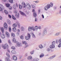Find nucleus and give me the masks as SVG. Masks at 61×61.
I'll use <instances>...</instances> for the list:
<instances>
[{
    "label": "nucleus",
    "instance_id": "f257e3e1",
    "mask_svg": "<svg viewBox=\"0 0 61 61\" xmlns=\"http://www.w3.org/2000/svg\"><path fill=\"white\" fill-rule=\"evenodd\" d=\"M12 41L14 42L15 43H16V44H17V46H18L19 47L20 46V44L18 42V41H16L15 39L14 38L12 39Z\"/></svg>",
    "mask_w": 61,
    "mask_h": 61
},
{
    "label": "nucleus",
    "instance_id": "f03ea898",
    "mask_svg": "<svg viewBox=\"0 0 61 61\" xmlns=\"http://www.w3.org/2000/svg\"><path fill=\"white\" fill-rule=\"evenodd\" d=\"M1 46L2 47H3L4 49H6V48H8L9 47L8 46V45H7V44H5V45H4V44H2L1 45Z\"/></svg>",
    "mask_w": 61,
    "mask_h": 61
},
{
    "label": "nucleus",
    "instance_id": "7ed1b4c3",
    "mask_svg": "<svg viewBox=\"0 0 61 61\" xmlns=\"http://www.w3.org/2000/svg\"><path fill=\"white\" fill-rule=\"evenodd\" d=\"M26 6L27 8L29 10H30L31 8V5H30L28 3L26 4Z\"/></svg>",
    "mask_w": 61,
    "mask_h": 61
},
{
    "label": "nucleus",
    "instance_id": "20e7f679",
    "mask_svg": "<svg viewBox=\"0 0 61 61\" xmlns=\"http://www.w3.org/2000/svg\"><path fill=\"white\" fill-rule=\"evenodd\" d=\"M49 8H50V6L49 4H47L46 6H45L44 7V9L46 11H47L48 9H49Z\"/></svg>",
    "mask_w": 61,
    "mask_h": 61
},
{
    "label": "nucleus",
    "instance_id": "39448f33",
    "mask_svg": "<svg viewBox=\"0 0 61 61\" xmlns=\"http://www.w3.org/2000/svg\"><path fill=\"white\" fill-rule=\"evenodd\" d=\"M23 44H24L25 45V46H24V48H26V47H27L28 46V45L27 43V42L26 41H23Z\"/></svg>",
    "mask_w": 61,
    "mask_h": 61
},
{
    "label": "nucleus",
    "instance_id": "423d86ee",
    "mask_svg": "<svg viewBox=\"0 0 61 61\" xmlns=\"http://www.w3.org/2000/svg\"><path fill=\"white\" fill-rule=\"evenodd\" d=\"M4 29H5L6 30L7 29V27H8V26L7 25V24L6 23H5L4 24Z\"/></svg>",
    "mask_w": 61,
    "mask_h": 61
},
{
    "label": "nucleus",
    "instance_id": "0eeeda50",
    "mask_svg": "<svg viewBox=\"0 0 61 61\" xmlns=\"http://www.w3.org/2000/svg\"><path fill=\"white\" fill-rule=\"evenodd\" d=\"M47 34V31L46 29H45L43 32V36H45Z\"/></svg>",
    "mask_w": 61,
    "mask_h": 61
},
{
    "label": "nucleus",
    "instance_id": "6e6552de",
    "mask_svg": "<svg viewBox=\"0 0 61 61\" xmlns=\"http://www.w3.org/2000/svg\"><path fill=\"white\" fill-rule=\"evenodd\" d=\"M5 8H4V6L3 5L0 4V11H2L3 9H4Z\"/></svg>",
    "mask_w": 61,
    "mask_h": 61
},
{
    "label": "nucleus",
    "instance_id": "1a4fd4ad",
    "mask_svg": "<svg viewBox=\"0 0 61 61\" xmlns=\"http://www.w3.org/2000/svg\"><path fill=\"white\" fill-rule=\"evenodd\" d=\"M21 5L22 7L24 8H25V7H26V5H25V2H22Z\"/></svg>",
    "mask_w": 61,
    "mask_h": 61
},
{
    "label": "nucleus",
    "instance_id": "9d476101",
    "mask_svg": "<svg viewBox=\"0 0 61 61\" xmlns=\"http://www.w3.org/2000/svg\"><path fill=\"white\" fill-rule=\"evenodd\" d=\"M13 7V9H16V7H18V5H17V4L16 3V4H14Z\"/></svg>",
    "mask_w": 61,
    "mask_h": 61
},
{
    "label": "nucleus",
    "instance_id": "9b49d317",
    "mask_svg": "<svg viewBox=\"0 0 61 61\" xmlns=\"http://www.w3.org/2000/svg\"><path fill=\"white\" fill-rule=\"evenodd\" d=\"M5 34L7 37H8V38H9L10 37V35L8 32L7 31L6 32H5Z\"/></svg>",
    "mask_w": 61,
    "mask_h": 61
},
{
    "label": "nucleus",
    "instance_id": "f8f14e48",
    "mask_svg": "<svg viewBox=\"0 0 61 61\" xmlns=\"http://www.w3.org/2000/svg\"><path fill=\"white\" fill-rule=\"evenodd\" d=\"M38 29V26H36L35 27L34 29H33V31H35V30H36V31H37Z\"/></svg>",
    "mask_w": 61,
    "mask_h": 61
},
{
    "label": "nucleus",
    "instance_id": "ddd939ff",
    "mask_svg": "<svg viewBox=\"0 0 61 61\" xmlns=\"http://www.w3.org/2000/svg\"><path fill=\"white\" fill-rule=\"evenodd\" d=\"M13 60L14 61H16V60H17V57H16V56L14 55L13 56Z\"/></svg>",
    "mask_w": 61,
    "mask_h": 61
},
{
    "label": "nucleus",
    "instance_id": "4468645a",
    "mask_svg": "<svg viewBox=\"0 0 61 61\" xmlns=\"http://www.w3.org/2000/svg\"><path fill=\"white\" fill-rule=\"evenodd\" d=\"M61 32H59L55 34H54V36H59L60 34H61Z\"/></svg>",
    "mask_w": 61,
    "mask_h": 61
},
{
    "label": "nucleus",
    "instance_id": "2eb2a0df",
    "mask_svg": "<svg viewBox=\"0 0 61 61\" xmlns=\"http://www.w3.org/2000/svg\"><path fill=\"white\" fill-rule=\"evenodd\" d=\"M50 47L51 48H55V45H51L50 46Z\"/></svg>",
    "mask_w": 61,
    "mask_h": 61
},
{
    "label": "nucleus",
    "instance_id": "dca6fc26",
    "mask_svg": "<svg viewBox=\"0 0 61 61\" xmlns=\"http://www.w3.org/2000/svg\"><path fill=\"white\" fill-rule=\"evenodd\" d=\"M0 36H1V38H2V39H4V38H5V35L4 34L2 35H1Z\"/></svg>",
    "mask_w": 61,
    "mask_h": 61
},
{
    "label": "nucleus",
    "instance_id": "f3484780",
    "mask_svg": "<svg viewBox=\"0 0 61 61\" xmlns=\"http://www.w3.org/2000/svg\"><path fill=\"white\" fill-rule=\"evenodd\" d=\"M19 12H20V14H21V15H25V13H24L23 12L21 11H19Z\"/></svg>",
    "mask_w": 61,
    "mask_h": 61
},
{
    "label": "nucleus",
    "instance_id": "a211bd4d",
    "mask_svg": "<svg viewBox=\"0 0 61 61\" xmlns=\"http://www.w3.org/2000/svg\"><path fill=\"white\" fill-rule=\"evenodd\" d=\"M27 59L28 60H31L32 59V57L31 56H28L27 58Z\"/></svg>",
    "mask_w": 61,
    "mask_h": 61
},
{
    "label": "nucleus",
    "instance_id": "6ab92c4d",
    "mask_svg": "<svg viewBox=\"0 0 61 61\" xmlns=\"http://www.w3.org/2000/svg\"><path fill=\"white\" fill-rule=\"evenodd\" d=\"M31 6L32 7V8H34V9H36V7L34 5V4H31Z\"/></svg>",
    "mask_w": 61,
    "mask_h": 61
},
{
    "label": "nucleus",
    "instance_id": "aec40b11",
    "mask_svg": "<svg viewBox=\"0 0 61 61\" xmlns=\"http://www.w3.org/2000/svg\"><path fill=\"white\" fill-rule=\"evenodd\" d=\"M6 6L7 7H9L10 6V5L9 3H6Z\"/></svg>",
    "mask_w": 61,
    "mask_h": 61
},
{
    "label": "nucleus",
    "instance_id": "412c9836",
    "mask_svg": "<svg viewBox=\"0 0 61 61\" xmlns=\"http://www.w3.org/2000/svg\"><path fill=\"white\" fill-rule=\"evenodd\" d=\"M39 59L36 58H35L34 59V60L35 61H39Z\"/></svg>",
    "mask_w": 61,
    "mask_h": 61
},
{
    "label": "nucleus",
    "instance_id": "4be33fe9",
    "mask_svg": "<svg viewBox=\"0 0 61 61\" xmlns=\"http://www.w3.org/2000/svg\"><path fill=\"white\" fill-rule=\"evenodd\" d=\"M48 5H49V6H50V7H51H51H52V6H53V3L51 2L50 3V4H48Z\"/></svg>",
    "mask_w": 61,
    "mask_h": 61
},
{
    "label": "nucleus",
    "instance_id": "5701e85b",
    "mask_svg": "<svg viewBox=\"0 0 61 61\" xmlns=\"http://www.w3.org/2000/svg\"><path fill=\"white\" fill-rule=\"evenodd\" d=\"M12 31L15 32L16 31V29L15 28H12Z\"/></svg>",
    "mask_w": 61,
    "mask_h": 61
},
{
    "label": "nucleus",
    "instance_id": "b1692460",
    "mask_svg": "<svg viewBox=\"0 0 61 61\" xmlns=\"http://www.w3.org/2000/svg\"><path fill=\"white\" fill-rule=\"evenodd\" d=\"M51 50V49L50 48H47L46 49V50L47 51H48V52H49V51H50Z\"/></svg>",
    "mask_w": 61,
    "mask_h": 61
},
{
    "label": "nucleus",
    "instance_id": "393cba45",
    "mask_svg": "<svg viewBox=\"0 0 61 61\" xmlns=\"http://www.w3.org/2000/svg\"><path fill=\"white\" fill-rule=\"evenodd\" d=\"M11 36L12 37H15V34L14 33H12L11 34Z\"/></svg>",
    "mask_w": 61,
    "mask_h": 61
},
{
    "label": "nucleus",
    "instance_id": "a878e982",
    "mask_svg": "<svg viewBox=\"0 0 61 61\" xmlns=\"http://www.w3.org/2000/svg\"><path fill=\"white\" fill-rule=\"evenodd\" d=\"M44 54L43 53H42L41 54L40 56V57H43L44 56Z\"/></svg>",
    "mask_w": 61,
    "mask_h": 61
},
{
    "label": "nucleus",
    "instance_id": "bb28decb",
    "mask_svg": "<svg viewBox=\"0 0 61 61\" xmlns=\"http://www.w3.org/2000/svg\"><path fill=\"white\" fill-rule=\"evenodd\" d=\"M7 23L8 24H11V21L9 19L7 20Z\"/></svg>",
    "mask_w": 61,
    "mask_h": 61
},
{
    "label": "nucleus",
    "instance_id": "cd10ccee",
    "mask_svg": "<svg viewBox=\"0 0 61 61\" xmlns=\"http://www.w3.org/2000/svg\"><path fill=\"white\" fill-rule=\"evenodd\" d=\"M32 29H31V27H29L28 28V30L29 31H31L32 30Z\"/></svg>",
    "mask_w": 61,
    "mask_h": 61
},
{
    "label": "nucleus",
    "instance_id": "c85d7f7f",
    "mask_svg": "<svg viewBox=\"0 0 61 61\" xmlns=\"http://www.w3.org/2000/svg\"><path fill=\"white\" fill-rule=\"evenodd\" d=\"M11 53L13 54H15L16 53L15 51V50H12L11 51Z\"/></svg>",
    "mask_w": 61,
    "mask_h": 61
},
{
    "label": "nucleus",
    "instance_id": "c756f323",
    "mask_svg": "<svg viewBox=\"0 0 61 61\" xmlns=\"http://www.w3.org/2000/svg\"><path fill=\"white\" fill-rule=\"evenodd\" d=\"M25 38L26 40H29L30 39V38L28 37L27 36H26L25 37Z\"/></svg>",
    "mask_w": 61,
    "mask_h": 61
},
{
    "label": "nucleus",
    "instance_id": "7c9ffc66",
    "mask_svg": "<svg viewBox=\"0 0 61 61\" xmlns=\"http://www.w3.org/2000/svg\"><path fill=\"white\" fill-rule=\"evenodd\" d=\"M4 12L5 13V14H6V15H8V11H7L6 10H4Z\"/></svg>",
    "mask_w": 61,
    "mask_h": 61
},
{
    "label": "nucleus",
    "instance_id": "2f4dec72",
    "mask_svg": "<svg viewBox=\"0 0 61 61\" xmlns=\"http://www.w3.org/2000/svg\"><path fill=\"white\" fill-rule=\"evenodd\" d=\"M1 32L2 33H4V29L3 27H1Z\"/></svg>",
    "mask_w": 61,
    "mask_h": 61
},
{
    "label": "nucleus",
    "instance_id": "473e14b6",
    "mask_svg": "<svg viewBox=\"0 0 61 61\" xmlns=\"http://www.w3.org/2000/svg\"><path fill=\"white\" fill-rule=\"evenodd\" d=\"M32 36L33 38H36V36H35V35H34V34H32Z\"/></svg>",
    "mask_w": 61,
    "mask_h": 61
},
{
    "label": "nucleus",
    "instance_id": "72a5a7b5",
    "mask_svg": "<svg viewBox=\"0 0 61 61\" xmlns=\"http://www.w3.org/2000/svg\"><path fill=\"white\" fill-rule=\"evenodd\" d=\"M9 58L8 57H6L5 58V60L6 61H9Z\"/></svg>",
    "mask_w": 61,
    "mask_h": 61
},
{
    "label": "nucleus",
    "instance_id": "f704fd0d",
    "mask_svg": "<svg viewBox=\"0 0 61 61\" xmlns=\"http://www.w3.org/2000/svg\"><path fill=\"white\" fill-rule=\"evenodd\" d=\"M21 30L22 31H24V30H25V28L24 27H21Z\"/></svg>",
    "mask_w": 61,
    "mask_h": 61
},
{
    "label": "nucleus",
    "instance_id": "c9c22d12",
    "mask_svg": "<svg viewBox=\"0 0 61 61\" xmlns=\"http://www.w3.org/2000/svg\"><path fill=\"white\" fill-rule=\"evenodd\" d=\"M19 7L20 9H22V6L20 5H19Z\"/></svg>",
    "mask_w": 61,
    "mask_h": 61
},
{
    "label": "nucleus",
    "instance_id": "e433bc0d",
    "mask_svg": "<svg viewBox=\"0 0 61 61\" xmlns=\"http://www.w3.org/2000/svg\"><path fill=\"white\" fill-rule=\"evenodd\" d=\"M28 35V36L29 38H31V36L30 35V34L29 33H27Z\"/></svg>",
    "mask_w": 61,
    "mask_h": 61
},
{
    "label": "nucleus",
    "instance_id": "4c0bfd02",
    "mask_svg": "<svg viewBox=\"0 0 61 61\" xmlns=\"http://www.w3.org/2000/svg\"><path fill=\"white\" fill-rule=\"evenodd\" d=\"M20 37L21 39L23 40L24 39V37L22 36H20Z\"/></svg>",
    "mask_w": 61,
    "mask_h": 61
},
{
    "label": "nucleus",
    "instance_id": "58836bf2",
    "mask_svg": "<svg viewBox=\"0 0 61 61\" xmlns=\"http://www.w3.org/2000/svg\"><path fill=\"white\" fill-rule=\"evenodd\" d=\"M39 48H41V49L43 48V46H42V45H40L39 46Z\"/></svg>",
    "mask_w": 61,
    "mask_h": 61
},
{
    "label": "nucleus",
    "instance_id": "ea45409f",
    "mask_svg": "<svg viewBox=\"0 0 61 61\" xmlns=\"http://www.w3.org/2000/svg\"><path fill=\"white\" fill-rule=\"evenodd\" d=\"M12 18L14 20H16V18L14 16V15H12Z\"/></svg>",
    "mask_w": 61,
    "mask_h": 61
},
{
    "label": "nucleus",
    "instance_id": "a19ab883",
    "mask_svg": "<svg viewBox=\"0 0 61 61\" xmlns=\"http://www.w3.org/2000/svg\"><path fill=\"white\" fill-rule=\"evenodd\" d=\"M9 30L10 32H11V27L10 26L9 27Z\"/></svg>",
    "mask_w": 61,
    "mask_h": 61
},
{
    "label": "nucleus",
    "instance_id": "79ce46f5",
    "mask_svg": "<svg viewBox=\"0 0 61 61\" xmlns=\"http://www.w3.org/2000/svg\"><path fill=\"white\" fill-rule=\"evenodd\" d=\"M9 1L11 4L13 3V0H9Z\"/></svg>",
    "mask_w": 61,
    "mask_h": 61
},
{
    "label": "nucleus",
    "instance_id": "37998d69",
    "mask_svg": "<svg viewBox=\"0 0 61 61\" xmlns=\"http://www.w3.org/2000/svg\"><path fill=\"white\" fill-rule=\"evenodd\" d=\"M11 48L12 49H14V50L15 49V48L14 46H12L11 47Z\"/></svg>",
    "mask_w": 61,
    "mask_h": 61
},
{
    "label": "nucleus",
    "instance_id": "c03bdc74",
    "mask_svg": "<svg viewBox=\"0 0 61 61\" xmlns=\"http://www.w3.org/2000/svg\"><path fill=\"white\" fill-rule=\"evenodd\" d=\"M58 47L60 48L61 47V43H60L58 46Z\"/></svg>",
    "mask_w": 61,
    "mask_h": 61
},
{
    "label": "nucleus",
    "instance_id": "a18cd8bd",
    "mask_svg": "<svg viewBox=\"0 0 61 61\" xmlns=\"http://www.w3.org/2000/svg\"><path fill=\"white\" fill-rule=\"evenodd\" d=\"M34 26L32 25L31 27V29H32V30L33 31V29H34Z\"/></svg>",
    "mask_w": 61,
    "mask_h": 61
},
{
    "label": "nucleus",
    "instance_id": "49530a36",
    "mask_svg": "<svg viewBox=\"0 0 61 61\" xmlns=\"http://www.w3.org/2000/svg\"><path fill=\"white\" fill-rule=\"evenodd\" d=\"M52 45H55L56 44V41H53L52 43Z\"/></svg>",
    "mask_w": 61,
    "mask_h": 61
},
{
    "label": "nucleus",
    "instance_id": "de8ad7c7",
    "mask_svg": "<svg viewBox=\"0 0 61 61\" xmlns=\"http://www.w3.org/2000/svg\"><path fill=\"white\" fill-rule=\"evenodd\" d=\"M40 12H41L40 10V9H39L38 10V14H39L40 13Z\"/></svg>",
    "mask_w": 61,
    "mask_h": 61
},
{
    "label": "nucleus",
    "instance_id": "09e8293b",
    "mask_svg": "<svg viewBox=\"0 0 61 61\" xmlns=\"http://www.w3.org/2000/svg\"><path fill=\"white\" fill-rule=\"evenodd\" d=\"M58 42L59 43H61V38H60L58 40Z\"/></svg>",
    "mask_w": 61,
    "mask_h": 61
},
{
    "label": "nucleus",
    "instance_id": "8fccbe9b",
    "mask_svg": "<svg viewBox=\"0 0 61 61\" xmlns=\"http://www.w3.org/2000/svg\"><path fill=\"white\" fill-rule=\"evenodd\" d=\"M6 55L8 57H10V55H9V54L8 53H7Z\"/></svg>",
    "mask_w": 61,
    "mask_h": 61
},
{
    "label": "nucleus",
    "instance_id": "3c124183",
    "mask_svg": "<svg viewBox=\"0 0 61 61\" xmlns=\"http://www.w3.org/2000/svg\"><path fill=\"white\" fill-rule=\"evenodd\" d=\"M34 15H37V14H36V12H35L33 13Z\"/></svg>",
    "mask_w": 61,
    "mask_h": 61
},
{
    "label": "nucleus",
    "instance_id": "603ef678",
    "mask_svg": "<svg viewBox=\"0 0 61 61\" xmlns=\"http://www.w3.org/2000/svg\"><path fill=\"white\" fill-rule=\"evenodd\" d=\"M58 40L57 39H56V44H58Z\"/></svg>",
    "mask_w": 61,
    "mask_h": 61
},
{
    "label": "nucleus",
    "instance_id": "864d4df0",
    "mask_svg": "<svg viewBox=\"0 0 61 61\" xmlns=\"http://www.w3.org/2000/svg\"><path fill=\"white\" fill-rule=\"evenodd\" d=\"M35 22H37V18H35Z\"/></svg>",
    "mask_w": 61,
    "mask_h": 61
},
{
    "label": "nucleus",
    "instance_id": "5fc2aeb1",
    "mask_svg": "<svg viewBox=\"0 0 61 61\" xmlns=\"http://www.w3.org/2000/svg\"><path fill=\"white\" fill-rule=\"evenodd\" d=\"M8 42L9 44H10V45H11V41H10V40H8Z\"/></svg>",
    "mask_w": 61,
    "mask_h": 61
},
{
    "label": "nucleus",
    "instance_id": "6e6d98bb",
    "mask_svg": "<svg viewBox=\"0 0 61 61\" xmlns=\"http://www.w3.org/2000/svg\"><path fill=\"white\" fill-rule=\"evenodd\" d=\"M55 56H56V55H54V56H52L51 57L52 59H53V58H54V57H55Z\"/></svg>",
    "mask_w": 61,
    "mask_h": 61
},
{
    "label": "nucleus",
    "instance_id": "4d7b16f0",
    "mask_svg": "<svg viewBox=\"0 0 61 61\" xmlns=\"http://www.w3.org/2000/svg\"><path fill=\"white\" fill-rule=\"evenodd\" d=\"M39 1H33V2H36V3L37 4L38 3H39Z\"/></svg>",
    "mask_w": 61,
    "mask_h": 61
},
{
    "label": "nucleus",
    "instance_id": "13d9d810",
    "mask_svg": "<svg viewBox=\"0 0 61 61\" xmlns=\"http://www.w3.org/2000/svg\"><path fill=\"white\" fill-rule=\"evenodd\" d=\"M30 54H31V55H32V54H34V51H31L30 52Z\"/></svg>",
    "mask_w": 61,
    "mask_h": 61
},
{
    "label": "nucleus",
    "instance_id": "bf43d9fd",
    "mask_svg": "<svg viewBox=\"0 0 61 61\" xmlns=\"http://www.w3.org/2000/svg\"><path fill=\"white\" fill-rule=\"evenodd\" d=\"M19 15V13H18L16 14L15 15Z\"/></svg>",
    "mask_w": 61,
    "mask_h": 61
},
{
    "label": "nucleus",
    "instance_id": "052dcab7",
    "mask_svg": "<svg viewBox=\"0 0 61 61\" xmlns=\"http://www.w3.org/2000/svg\"><path fill=\"white\" fill-rule=\"evenodd\" d=\"M18 27L19 28L20 27V23H19V24H18Z\"/></svg>",
    "mask_w": 61,
    "mask_h": 61
},
{
    "label": "nucleus",
    "instance_id": "680f3d73",
    "mask_svg": "<svg viewBox=\"0 0 61 61\" xmlns=\"http://www.w3.org/2000/svg\"><path fill=\"white\" fill-rule=\"evenodd\" d=\"M22 58V56H20L19 59H21Z\"/></svg>",
    "mask_w": 61,
    "mask_h": 61
},
{
    "label": "nucleus",
    "instance_id": "e2e57ef3",
    "mask_svg": "<svg viewBox=\"0 0 61 61\" xmlns=\"http://www.w3.org/2000/svg\"><path fill=\"white\" fill-rule=\"evenodd\" d=\"M16 24L15 23H14V25H13V26H15V25H16Z\"/></svg>",
    "mask_w": 61,
    "mask_h": 61
},
{
    "label": "nucleus",
    "instance_id": "0e129e2a",
    "mask_svg": "<svg viewBox=\"0 0 61 61\" xmlns=\"http://www.w3.org/2000/svg\"><path fill=\"white\" fill-rule=\"evenodd\" d=\"M16 18H19V15H16Z\"/></svg>",
    "mask_w": 61,
    "mask_h": 61
},
{
    "label": "nucleus",
    "instance_id": "69168bd1",
    "mask_svg": "<svg viewBox=\"0 0 61 61\" xmlns=\"http://www.w3.org/2000/svg\"><path fill=\"white\" fill-rule=\"evenodd\" d=\"M2 17L1 16H0V20H2Z\"/></svg>",
    "mask_w": 61,
    "mask_h": 61
},
{
    "label": "nucleus",
    "instance_id": "338daca9",
    "mask_svg": "<svg viewBox=\"0 0 61 61\" xmlns=\"http://www.w3.org/2000/svg\"><path fill=\"white\" fill-rule=\"evenodd\" d=\"M8 16H9V17L10 18H11L12 17H11V15H9Z\"/></svg>",
    "mask_w": 61,
    "mask_h": 61
},
{
    "label": "nucleus",
    "instance_id": "774afa93",
    "mask_svg": "<svg viewBox=\"0 0 61 61\" xmlns=\"http://www.w3.org/2000/svg\"><path fill=\"white\" fill-rule=\"evenodd\" d=\"M16 35H17L18 36V35H19V32H17L16 33Z\"/></svg>",
    "mask_w": 61,
    "mask_h": 61
}]
</instances>
